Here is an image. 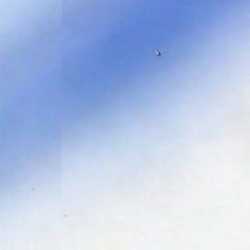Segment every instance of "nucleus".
I'll use <instances>...</instances> for the list:
<instances>
[{
    "label": "nucleus",
    "mask_w": 250,
    "mask_h": 250,
    "mask_svg": "<svg viewBox=\"0 0 250 250\" xmlns=\"http://www.w3.org/2000/svg\"><path fill=\"white\" fill-rule=\"evenodd\" d=\"M160 55V52H159L158 55Z\"/></svg>",
    "instance_id": "nucleus-1"
}]
</instances>
